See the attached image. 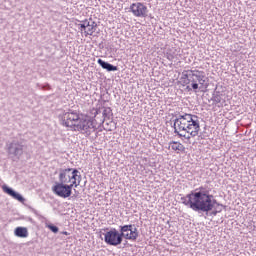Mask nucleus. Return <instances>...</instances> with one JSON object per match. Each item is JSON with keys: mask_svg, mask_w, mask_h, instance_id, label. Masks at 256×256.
Returning <instances> with one entry per match:
<instances>
[{"mask_svg": "<svg viewBox=\"0 0 256 256\" xmlns=\"http://www.w3.org/2000/svg\"><path fill=\"white\" fill-rule=\"evenodd\" d=\"M173 120V129L175 135L180 138L191 140V137H197L199 131H201V125L199 124V117L192 114H179L175 115Z\"/></svg>", "mask_w": 256, "mask_h": 256, "instance_id": "f257e3e1", "label": "nucleus"}, {"mask_svg": "<svg viewBox=\"0 0 256 256\" xmlns=\"http://www.w3.org/2000/svg\"><path fill=\"white\" fill-rule=\"evenodd\" d=\"M60 121L64 127H70L72 131H79L86 137L95 131V124L91 118L74 110H68L60 115Z\"/></svg>", "mask_w": 256, "mask_h": 256, "instance_id": "f03ea898", "label": "nucleus"}, {"mask_svg": "<svg viewBox=\"0 0 256 256\" xmlns=\"http://www.w3.org/2000/svg\"><path fill=\"white\" fill-rule=\"evenodd\" d=\"M191 193L202 208L203 213L206 215H209L210 211L215 209V205H217V207H226L225 205L217 202L214 196L209 194V190L203 186L197 188L195 191H191Z\"/></svg>", "mask_w": 256, "mask_h": 256, "instance_id": "7ed1b4c3", "label": "nucleus"}, {"mask_svg": "<svg viewBox=\"0 0 256 256\" xmlns=\"http://www.w3.org/2000/svg\"><path fill=\"white\" fill-rule=\"evenodd\" d=\"M129 227H121L120 226V232L117 231V229L112 228L108 232L104 234V241L107 245H111L112 247H117L118 245H121L123 243V239L125 236V231H127Z\"/></svg>", "mask_w": 256, "mask_h": 256, "instance_id": "20e7f679", "label": "nucleus"}, {"mask_svg": "<svg viewBox=\"0 0 256 256\" xmlns=\"http://www.w3.org/2000/svg\"><path fill=\"white\" fill-rule=\"evenodd\" d=\"M206 79L207 77L205 76V72L199 70L198 72H192V75L190 76L192 89L194 91H197V89H207L209 84L206 83Z\"/></svg>", "mask_w": 256, "mask_h": 256, "instance_id": "39448f33", "label": "nucleus"}, {"mask_svg": "<svg viewBox=\"0 0 256 256\" xmlns=\"http://www.w3.org/2000/svg\"><path fill=\"white\" fill-rule=\"evenodd\" d=\"M8 155L10 157H16V159H20L21 155L25 151V141L23 140H13L8 145Z\"/></svg>", "mask_w": 256, "mask_h": 256, "instance_id": "423d86ee", "label": "nucleus"}, {"mask_svg": "<svg viewBox=\"0 0 256 256\" xmlns=\"http://www.w3.org/2000/svg\"><path fill=\"white\" fill-rule=\"evenodd\" d=\"M52 191L58 197H62V199H67L73 193V185L56 182V184L52 187Z\"/></svg>", "mask_w": 256, "mask_h": 256, "instance_id": "0eeeda50", "label": "nucleus"}, {"mask_svg": "<svg viewBox=\"0 0 256 256\" xmlns=\"http://www.w3.org/2000/svg\"><path fill=\"white\" fill-rule=\"evenodd\" d=\"M180 201H182L183 205L192 209V211H195L196 213H203V209L201 208L197 199H195V196L192 192L186 196L181 197Z\"/></svg>", "mask_w": 256, "mask_h": 256, "instance_id": "6e6552de", "label": "nucleus"}, {"mask_svg": "<svg viewBox=\"0 0 256 256\" xmlns=\"http://www.w3.org/2000/svg\"><path fill=\"white\" fill-rule=\"evenodd\" d=\"M130 11L133 13L134 17H147V6L141 2L133 3L130 5Z\"/></svg>", "mask_w": 256, "mask_h": 256, "instance_id": "1a4fd4ad", "label": "nucleus"}, {"mask_svg": "<svg viewBox=\"0 0 256 256\" xmlns=\"http://www.w3.org/2000/svg\"><path fill=\"white\" fill-rule=\"evenodd\" d=\"M75 168H60L59 170V183H63L66 185H69V183H71V181H73V170Z\"/></svg>", "mask_w": 256, "mask_h": 256, "instance_id": "9d476101", "label": "nucleus"}, {"mask_svg": "<svg viewBox=\"0 0 256 256\" xmlns=\"http://www.w3.org/2000/svg\"><path fill=\"white\" fill-rule=\"evenodd\" d=\"M120 227H128L127 230H124V239H127L128 241H137V238L139 237V230L135 228V225L129 224Z\"/></svg>", "mask_w": 256, "mask_h": 256, "instance_id": "9b49d317", "label": "nucleus"}, {"mask_svg": "<svg viewBox=\"0 0 256 256\" xmlns=\"http://www.w3.org/2000/svg\"><path fill=\"white\" fill-rule=\"evenodd\" d=\"M2 191H4V193H6L7 195H10V197L16 199V201H19L20 203H23L25 201V198L21 194L17 193L15 190H13V188L7 185L2 186Z\"/></svg>", "mask_w": 256, "mask_h": 256, "instance_id": "f8f14e48", "label": "nucleus"}, {"mask_svg": "<svg viewBox=\"0 0 256 256\" xmlns=\"http://www.w3.org/2000/svg\"><path fill=\"white\" fill-rule=\"evenodd\" d=\"M97 31V22L90 20H86V30L84 31L85 37H89V35H93Z\"/></svg>", "mask_w": 256, "mask_h": 256, "instance_id": "ddd939ff", "label": "nucleus"}, {"mask_svg": "<svg viewBox=\"0 0 256 256\" xmlns=\"http://www.w3.org/2000/svg\"><path fill=\"white\" fill-rule=\"evenodd\" d=\"M79 170H77V168H74L72 170V182L70 185H72V188L75 187H79L81 185V174H79Z\"/></svg>", "mask_w": 256, "mask_h": 256, "instance_id": "4468645a", "label": "nucleus"}, {"mask_svg": "<svg viewBox=\"0 0 256 256\" xmlns=\"http://www.w3.org/2000/svg\"><path fill=\"white\" fill-rule=\"evenodd\" d=\"M98 65L102 67V69H106V71H119V68L109 62L104 61L103 59H98L97 61Z\"/></svg>", "mask_w": 256, "mask_h": 256, "instance_id": "2eb2a0df", "label": "nucleus"}, {"mask_svg": "<svg viewBox=\"0 0 256 256\" xmlns=\"http://www.w3.org/2000/svg\"><path fill=\"white\" fill-rule=\"evenodd\" d=\"M14 234L16 237H20L22 239H25V237H29V231L26 227H17L14 230Z\"/></svg>", "mask_w": 256, "mask_h": 256, "instance_id": "dca6fc26", "label": "nucleus"}, {"mask_svg": "<svg viewBox=\"0 0 256 256\" xmlns=\"http://www.w3.org/2000/svg\"><path fill=\"white\" fill-rule=\"evenodd\" d=\"M170 147L172 151H181V152L185 151V146H183V144L177 141L170 142Z\"/></svg>", "mask_w": 256, "mask_h": 256, "instance_id": "f3484780", "label": "nucleus"}, {"mask_svg": "<svg viewBox=\"0 0 256 256\" xmlns=\"http://www.w3.org/2000/svg\"><path fill=\"white\" fill-rule=\"evenodd\" d=\"M193 73H199V70H184L182 72L181 80L191 79V75H193Z\"/></svg>", "mask_w": 256, "mask_h": 256, "instance_id": "a211bd4d", "label": "nucleus"}, {"mask_svg": "<svg viewBox=\"0 0 256 256\" xmlns=\"http://www.w3.org/2000/svg\"><path fill=\"white\" fill-rule=\"evenodd\" d=\"M102 115L104 119H111L113 117V110L111 107L104 108Z\"/></svg>", "mask_w": 256, "mask_h": 256, "instance_id": "6ab92c4d", "label": "nucleus"}, {"mask_svg": "<svg viewBox=\"0 0 256 256\" xmlns=\"http://www.w3.org/2000/svg\"><path fill=\"white\" fill-rule=\"evenodd\" d=\"M211 101H213L214 105H217L221 102V94L219 92L217 94H213Z\"/></svg>", "mask_w": 256, "mask_h": 256, "instance_id": "aec40b11", "label": "nucleus"}, {"mask_svg": "<svg viewBox=\"0 0 256 256\" xmlns=\"http://www.w3.org/2000/svg\"><path fill=\"white\" fill-rule=\"evenodd\" d=\"M78 27L80 29V31H87V19H85L84 21H82L81 24H78Z\"/></svg>", "mask_w": 256, "mask_h": 256, "instance_id": "412c9836", "label": "nucleus"}, {"mask_svg": "<svg viewBox=\"0 0 256 256\" xmlns=\"http://www.w3.org/2000/svg\"><path fill=\"white\" fill-rule=\"evenodd\" d=\"M176 57L177 55H175V52L170 51L166 53V58L168 61H173Z\"/></svg>", "mask_w": 256, "mask_h": 256, "instance_id": "4be33fe9", "label": "nucleus"}, {"mask_svg": "<svg viewBox=\"0 0 256 256\" xmlns=\"http://www.w3.org/2000/svg\"><path fill=\"white\" fill-rule=\"evenodd\" d=\"M47 228L50 229V231H52V233H59V227H57L53 224H48Z\"/></svg>", "mask_w": 256, "mask_h": 256, "instance_id": "5701e85b", "label": "nucleus"}, {"mask_svg": "<svg viewBox=\"0 0 256 256\" xmlns=\"http://www.w3.org/2000/svg\"><path fill=\"white\" fill-rule=\"evenodd\" d=\"M221 209H219V210H214V211H212L211 212V215H213L214 217L217 215V213H221Z\"/></svg>", "mask_w": 256, "mask_h": 256, "instance_id": "b1692460", "label": "nucleus"}, {"mask_svg": "<svg viewBox=\"0 0 256 256\" xmlns=\"http://www.w3.org/2000/svg\"><path fill=\"white\" fill-rule=\"evenodd\" d=\"M183 85H189L190 83V79H186V80H181Z\"/></svg>", "mask_w": 256, "mask_h": 256, "instance_id": "393cba45", "label": "nucleus"}, {"mask_svg": "<svg viewBox=\"0 0 256 256\" xmlns=\"http://www.w3.org/2000/svg\"><path fill=\"white\" fill-rule=\"evenodd\" d=\"M44 89H51V86L47 84L46 86H44Z\"/></svg>", "mask_w": 256, "mask_h": 256, "instance_id": "a878e982", "label": "nucleus"}, {"mask_svg": "<svg viewBox=\"0 0 256 256\" xmlns=\"http://www.w3.org/2000/svg\"><path fill=\"white\" fill-rule=\"evenodd\" d=\"M99 113H101V111L96 110V111H95V117H97V115H99Z\"/></svg>", "mask_w": 256, "mask_h": 256, "instance_id": "bb28decb", "label": "nucleus"}, {"mask_svg": "<svg viewBox=\"0 0 256 256\" xmlns=\"http://www.w3.org/2000/svg\"><path fill=\"white\" fill-rule=\"evenodd\" d=\"M62 235H69V232L64 231V232H62Z\"/></svg>", "mask_w": 256, "mask_h": 256, "instance_id": "cd10ccee", "label": "nucleus"}, {"mask_svg": "<svg viewBox=\"0 0 256 256\" xmlns=\"http://www.w3.org/2000/svg\"><path fill=\"white\" fill-rule=\"evenodd\" d=\"M186 89H187L188 91H191V90H192V88H191L190 86H187Z\"/></svg>", "mask_w": 256, "mask_h": 256, "instance_id": "c85d7f7f", "label": "nucleus"}, {"mask_svg": "<svg viewBox=\"0 0 256 256\" xmlns=\"http://www.w3.org/2000/svg\"><path fill=\"white\" fill-rule=\"evenodd\" d=\"M179 133H183V135H186V134H187V132H183V131H179Z\"/></svg>", "mask_w": 256, "mask_h": 256, "instance_id": "c756f323", "label": "nucleus"}, {"mask_svg": "<svg viewBox=\"0 0 256 256\" xmlns=\"http://www.w3.org/2000/svg\"><path fill=\"white\" fill-rule=\"evenodd\" d=\"M126 233H129V231H126Z\"/></svg>", "mask_w": 256, "mask_h": 256, "instance_id": "7c9ffc66", "label": "nucleus"}]
</instances>
